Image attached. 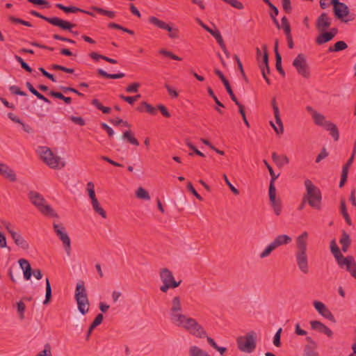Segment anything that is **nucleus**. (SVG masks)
I'll return each instance as SVG.
<instances>
[{"label":"nucleus","instance_id":"1","mask_svg":"<svg viewBox=\"0 0 356 356\" xmlns=\"http://www.w3.org/2000/svg\"><path fill=\"white\" fill-rule=\"evenodd\" d=\"M307 232H304L296 238V263L299 270L304 274L309 273L308 257L307 254Z\"/></svg>","mask_w":356,"mask_h":356},{"label":"nucleus","instance_id":"2","mask_svg":"<svg viewBox=\"0 0 356 356\" xmlns=\"http://www.w3.org/2000/svg\"><path fill=\"white\" fill-rule=\"evenodd\" d=\"M306 193L304 194L305 202L316 210L321 209L322 195L320 189L314 186L310 179L305 181Z\"/></svg>","mask_w":356,"mask_h":356},{"label":"nucleus","instance_id":"3","mask_svg":"<svg viewBox=\"0 0 356 356\" xmlns=\"http://www.w3.org/2000/svg\"><path fill=\"white\" fill-rule=\"evenodd\" d=\"M74 298L77 302L79 312L82 315H86L88 312L90 302L83 280H79L76 284Z\"/></svg>","mask_w":356,"mask_h":356},{"label":"nucleus","instance_id":"4","mask_svg":"<svg viewBox=\"0 0 356 356\" xmlns=\"http://www.w3.org/2000/svg\"><path fill=\"white\" fill-rule=\"evenodd\" d=\"M29 198L33 205L44 216L58 218V215L49 205L45 204V199L39 193L35 191H30Z\"/></svg>","mask_w":356,"mask_h":356},{"label":"nucleus","instance_id":"5","mask_svg":"<svg viewBox=\"0 0 356 356\" xmlns=\"http://www.w3.org/2000/svg\"><path fill=\"white\" fill-rule=\"evenodd\" d=\"M238 348L243 353H251L257 346V334L254 331H250L244 336L236 338Z\"/></svg>","mask_w":356,"mask_h":356},{"label":"nucleus","instance_id":"6","mask_svg":"<svg viewBox=\"0 0 356 356\" xmlns=\"http://www.w3.org/2000/svg\"><path fill=\"white\" fill-rule=\"evenodd\" d=\"M178 327H182L189 333L197 338H204L207 337V332L203 327L197 321L191 317L186 316L177 325Z\"/></svg>","mask_w":356,"mask_h":356},{"label":"nucleus","instance_id":"7","mask_svg":"<svg viewBox=\"0 0 356 356\" xmlns=\"http://www.w3.org/2000/svg\"><path fill=\"white\" fill-rule=\"evenodd\" d=\"M314 122L317 126L323 127L325 129L330 132L333 139L337 141L339 138V133L337 127L334 123L326 120L325 117L320 113H314L312 118Z\"/></svg>","mask_w":356,"mask_h":356},{"label":"nucleus","instance_id":"8","mask_svg":"<svg viewBox=\"0 0 356 356\" xmlns=\"http://www.w3.org/2000/svg\"><path fill=\"white\" fill-rule=\"evenodd\" d=\"M159 275L163 282V285L161 286L160 290L163 293H166L169 289L177 288L181 284V280L177 282L174 278L172 271L168 268H161L160 270Z\"/></svg>","mask_w":356,"mask_h":356},{"label":"nucleus","instance_id":"9","mask_svg":"<svg viewBox=\"0 0 356 356\" xmlns=\"http://www.w3.org/2000/svg\"><path fill=\"white\" fill-rule=\"evenodd\" d=\"M40 154L42 161L51 168H61L65 166V163L60 161V158L55 156L49 147H41Z\"/></svg>","mask_w":356,"mask_h":356},{"label":"nucleus","instance_id":"10","mask_svg":"<svg viewBox=\"0 0 356 356\" xmlns=\"http://www.w3.org/2000/svg\"><path fill=\"white\" fill-rule=\"evenodd\" d=\"M181 299L179 296H175L171 302L170 317L172 323L175 325L186 316L181 314Z\"/></svg>","mask_w":356,"mask_h":356},{"label":"nucleus","instance_id":"11","mask_svg":"<svg viewBox=\"0 0 356 356\" xmlns=\"http://www.w3.org/2000/svg\"><path fill=\"white\" fill-rule=\"evenodd\" d=\"M29 13L33 16L49 22L53 26L60 28V29H70L73 26L71 24V22L62 19L58 17H48L33 10H31Z\"/></svg>","mask_w":356,"mask_h":356},{"label":"nucleus","instance_id":"12","mask_svg":"<svg viewBox=\"0 0 356 356\" xmlns=\"http://www.w3.org/2000/svg\"><path fill=\"white\" fill-rule=\"evenodd\" d=\"M293 66L297 70L298 74L305 79L310 77V70L307 64L306 57L302 54H299L293 61Z\"/></svg>","mask_w":356,"mask_h":356},{"label":"nucleus","instance_id":"13","mask_svg":"<svg viewBox=\"0 0 356 356\" xmlns=\"http://www.w3.org/2000/svg\"><path fill=\"white\" fill-rule=\"evenodd\" d=\"M53 229L56 236L63 242V248L68 256L71 254V241L65 232V228L62 224H53Z\"/></svg>","mask_w":356,"mask_h":356},{"label":"nucleus","instance_id":"14","mask_svg":"<svg viewBox=\"0 0 356 356\" xmlns=\"http://www.w3.org/2000/svg\"><path fill=\"white\" fill-rule=\"evenodd\" d=\"M149 22L161 29L168 31L169 32V37L170 38H179V29L177 28L173 29L165 22L154 16L149 18Z\"/></svg>","mask_w":356,"mask_h":356},{"label":"nucleus","instance_id":"15","mask_svg":"<svg viewBox=\"0 0 356 356\" xmlns=\"http://www.w3.org/2000/svg\"><path fill=\"white\" fill-rule=\"evenodd\" d=\"M264 51V55L262 61L259 63V66L261 72L262 76L265 79L268 85H270V81L268 77V75L270 73V67L268 65V53L267 50V46L266 44L262 47Z\"/></svg>","mask_w":356,"mask_h":356},{"label":"nucleus","instance_id":"16","mask_svg":"<svg viewBox=\"0 0 356 356\" xmlns=\"http://www.w3.org/2000/svg\"><path fill=\"white\" fill-rule=\"evenodd\" d=\"M331 19L326 13H322L316 19L315 26L318 31L323 32L329 29Z\"/></svg>","mask_w":356,"mask_h":356},{"label":"nucleus","instance_id":"17","mask_svg":"<svg viewBox=\"0 0 356 356\" xmlns=\"http://www.w3.org/2000/svg\"><path fill=\"white\" fill-rule=\"evenodd\" d=\"M314 308L316 311L323 317L330 320V321L335 323L336 320L332 312L326 307L324 303L315 300L313 302Z\"/></svg>","mask_w":356,"mask_h":356},{"label":"nucleus","instance_id":"18","mask_svg":"<svg viewBox=\"0 0 356 356\" xmlns=\"http://www.w3.org/2000/svg\"><path fill=\"white\" fill-rule=\"evenodd\" d=\"M306 340L309 343L305 347L304 356H319L315 350L317 347L316 342L310 337H307Z\"/></svg>","mask_w":356,"mask_h":356},{"label":"nucleus","instance_id":"19","mask_svg":"<svg viewBox=\"0 0 356 356\" xmlns=\"http://www.w3.org/2000/svg\"><path fill=\"white\" fill-rule=\"evenodd\" d=\"M268 193L270 202L273 208L274 212L277 216H280L282 211V204L280 200H276V188H275L273 193H271L270 189H269Z\"/></svg>","mask_w":356,"mask_h":356},{"label":"nucleus","instance_id":"20","mask_svg":"<svg viewBox=\"0 0 356 356\" xmlns=\"http://www.w3.org/2000/svg\"><path fill=\"white\" fill-rule=\"evenodd\" d=\"M0 175L6 179H8L10 181L13 182L17 180L15 173L6 164L1 163Z\"/></svg>","mask_w":356,"mask_h":356},{"label":"nucleus","instance_id":"21","mask_svg":"<svg viewBox=\"0 0 356 356\" xmlns=\"http://www.w3.org/2000/svg\"><path fill=\"white\" fill-rule=\"evenodd\" d=\"M334 16L341 20V22L347 23L348 20H345L346 17L349 15V8L348 6L343 3L340 6L338 7V11L333 10Z\"/></svg>","mask_w":356,"mask_h":356},{"label":"nucleus","instance_id":"22","mask_svg":"<svg viewBox=\"0 0 356 356\" xmlns=\"http://www.w3.org/2000/svg\"><path fill=\"white\" fill-rule=\"evenodd\" d=\"M12 238L15 243L22 249L27 250L29 249V243L24 239L19 232L12 233Z\"/></svg>","mask_w":356,"mask_h":356},{"label":"nucleus","instance_id":"23","mask_svg":"<svg viewBox=\"0 0 356 356\" xmlns=\"http://www.w3.org/2000/svg\"><path fill=\"white\" fill-rule=\"evenodd\" d=\"M18 263L20 268L23 270L24 278L26 280H30L32 275V268L29 262L25 259H20Z\"/></svg>","mask_w":356,"mask_h":356},{"label":"nucleus","instance_id":"24","mask_svg":"<svg viewBox=\"0 0 356 356\" xmlns=\"http://www.w3.org/2000/svg\"><path fill=\"white\" fill-rule=\"evenodd\" d=\"M138 112H146L150 115H155L157 113V108L152 106L146 102H142L136 108Z\"/></svg>","mask_w":356,"mask_h":356},{"label":"nucleus","instance_id":"25","mask_svg":"<svg viewBox=\"0 0 356 356\" xmlns=\"http://www.w3.org/2000/svg\"><path fill=\"white\" fill-rule=\"evenodd\" d=\"M272 159L279 168L289 163V159L286 155H278L276 152L272 153Z\"/></svg>","mask_w":356,"mask_h":356},{"label":"nucleus","instance_id":"26","mask_svg":"<svg viewBox=\"0 0 356 356\" xmlns=\"http://www.w3.org/2000/svg\"><path fill=\"white\" fill-rule=\"evenodd\" d=\"M339 243L341 245L342 251L347 252L348 248L350 245L351 240L349 234L345 231L342 230L341 237L339 240Z\"/></svg>","mask_w":356,"mask_h":356},{"label":"nucleus","instance_id":"27","mask_svg":"<svg viewBox=\"0 0 356 356\" xmlns=\"http://www.w3.org/2000/svg\"><path fill=\"white\" fill-rule=\"evenodd\" d=\"M291 238L286 234H282L277 236L272 242L275 248H278L281 245L289 244L291 242Z\"/></svg>","mask_w":356,"mask_h":356},{"label":"nucleus","instance_id":"28","mask_svg":"<svg viewBox=\"0 0 356 356\" xmlns=\"http://www.w3.org/2000/svg\"><path fill=\"white\" fill-rule=\"evenodd\" d=\"M264 165L266 166L267 169L268 170V172L270 173V175L271 177L270 185H269V189H270L271 193L274 191L275 186V181L278 178L279 175H275L274 170L273 168L269 165V163L267 162L266 160L263 161Z\"/></svg>","mask_w":356,"mask_h":356},{"label":"nucleus","instance_id":"29","mask_svg":"<svg viewBox=\"0 0 356 356\" xmlns=\"http://www.w3.org/2000/svg\"><path fill=\"white\" fill-rule=\"evenodd\" d=\"M346 261V270L350 273L351 275L356 279V264L351 256L346 257L344 260Z\"/></svg>","mask_w":356,"mask_h":356},{"label":"nucleus","instance_id":"30","mask_svg":"<svg viewBox=\"0 0 356 356\" xmlns=\"http://www.w3.org/2000/svg\"><path fill=\"white\" fill-rule=\"evenodd\" d=\"M321 34H319L315 40V42L317 44L321 45L323 44H325L326 42H330L332 40V38L331 37V34L328 33L326 31H323V32H320Z\"/></svg>","mask_w":356,"mask_h":356},{"label":"nucleus","instance_id":"31","mask_svg":"<svg viewBox=\"0 0 356 356\" xmlns=\"http://www.w3.org/2000/svg\"><path fill=\"white\" fill-rule=\"evenodd\" d=\"M340 211H341V213L343 216V217L344 218L346 223L348 225H351L352 220H351L350 217L348 213L346 200L343 198H342L340 201Z\"/></svg>","mask_w":356,"mask_h":356},{"label":"nucleus","instance_id":"32","mask_svg":"<svg viewBox=\"0 0 356 356\" xmlns=\"http://www.w3.org/2000/svg\"><path fill=\"white\" fill-rule=\"evenodd\" d=\"M97 72L98 75H99L102 77H104L106 79H121V78L124 77V76H125L124 73L108 74L102 69H98Z\"/></svg>","mask_w":356,"mask_h":356},{"label":"nucleus","instance_id":"33","mask_svg":"<svg viewBox=\"0 0 356 356\" xmlns=\"http://www.w3.org/2000/svg\"><path fill=\"white\" fill-rule=\"evenodd\" d=\"M52 299V290L51 286L48 277L46 278V293H45V299L43 302L44 305H49L51 302Z\"/></svg>","mask_w":356,"mask_h":356},{"label":"nucleus","instance_id":"34","mask_svg":"<svg viewBox=\"0 0 356 356\" xmlns=\"http://www.w3.org/2000/svg\"><path fill=\"white\" fill-rule=\"evenodd\" d=\"M56 7L58 8V9L63 10L65 13H76L78 12L81 13V8H79L78 7L73 6H65L63 5L62 3H56Z\"/></svg>","mask_w":356,"mask_h":356},{"label":"nucleus","instance_id":"35","mask_svg":"<svg viewBox=\"0 0 356 356\" xmlns=\"http://www.w3.org/2000/svg\"><path fill=\"white\" fill-rule=\"evenodd\" d=\"M348 48L347 44L344 41H338L333 46L328 48V52H337L343 51Z\"/></svg>","mask_w":356,"mask_h":356},{"label":"nucleus","instance_id":"36","mask_svg":"<svg viewBox=\"0 0 356 356\" xmlns=\"http://www.w3.org/2000/svg\"><path fill=\"white\" fill-rule=\"evenodd\" d=\"M50 97L61 99L65 102L67 104H70L72 103V98L70 97H65L63 95V93L60 92H56L54 90H51L49 94Z\"/></svg>","mask_w":356,"mask_h":356},{"label":"nucleus","instance_id":"37","mask_svg":"<svg viewBox=\"0 0 356 356\" xmlns=\"http://www.w3.org/2000/svg\"><path fill=\"white\" fill-rule=\"evenodd\" d=\"M94 211L100 215L103 218H106L107 215L106 211L100 206L98 200L91 202Z\"/></svg>","mask_w":356,"mask_h":356},{"label":"nucleus","instance_id":"38","mask_svg":"<svg viewBox=\"0 0 356 356\" xmlns=\"http://www.w3.org/2000/svg\"><path fill=\"white\" fill-rule=\"evenodd\" d=\"M135 195L138 199L143 200H149L151 198L148 191L143 187H139L136 190Z\"/></svg>","mask_w":356,"mask_h":356},{"label":"nucleus","instance_id":"39","mask_svg":"<svg viewBox=\"0 0 356 356\" xmlns=\"http://www.w3.org/2000/svg\"><path fill=\"white\" fill-rule=\"evenodd\" d=\"M189 354L190 356H210L207 353L195 346L190 348Z\"/></svg>","mask_w":356,"mask_h":356},{"label":"nucleus","instance_id":"40","mask_svg":"<svg viewBox=\"0 0 356 356\" xmlns=\"http://www.w3.org/2000/svg\"><path fill=\"white\" fill-rule=\"evenodd\" d=\"M330 250L336 259H339V257L343 258V254H341L334 239H333L330 243Z\"/></svg>","mask_w":356,"mask_h":356},{"label":"nucleus","instance_id":"41","mask_svg":"<svg viewBox=\"0 0 356 356\" xmlns=\"http://www.w3.org/2000/svg\"><path fill=\"white\" fill-rule=\"evenodd\" d=\"M87 191L91 202L97 200L95 195V185L92 181H89L87 184Z\"/></svg>","mask_w":356,"mask_h":356},{"label":"nucleus","instance_id":"42","mask_svg":"<svg viewBox=\"0 0 356 356\" xmlns=\"http://www.w3.org/2000/svg\"><path fill=\"white\" fill-rule=\"evenodd\" d=\"M271 104H272L273 112H274L275 122H276V123H280L281 124V118H280V111H279V108H278V106L277 105L275 98H273L272 99Z\"/></svg>","mask_w":356,"mask_h":356},{"label":"nucleus","instance_id":"43","mask_svg":"<svg viewBox=\"0 0 356 356\" xmlns=\"http://www.w3.org/2000/svg\"><path fill=\"white\" fill-rule=\"evenodd\" d=\"M50 69L52 70H60L68 74H72L74 72V70L72 68H68L58 64H52Z\"/></svg>","mask_w":356,"mask_h":356},{"label":"nucleus","instance_id":"44","mask_svg":"<svg viewBox=\"0 0 356 356\" xmlns=\"http://www.w3.org/2000/svg\"><path fill=\"white\" fill-rule=\"evenodd\" d=\"M15 60L20 64L21 67L26 72L31 73L33 72L32 68L19 56H15Z\"/></svg>","mask_w":356,"mask_h":356},{"label":"nucleus","instance_id":"45","mask_svg":"<svg viewBox=\"0 0 356 356\" xmlns=\"http://www.w3.org/2000/svg\"><path fill=\"white\" fill-rule=\"evenodd\" d=\"M282 29L284 30V33L286 35H289L291 33V26L286 16H284L282 19Z\"/></svg>","mask_w":356,"mask_h":356},{"label":"nucleus","instance_id":"46","mask_svg":"<svg viewBox=\"0 0 356 356\" xmlns=\"http://www.w3.org/2000/svg\"><path fill=\"white\" fill-rule=\"evenodd\" d=\"M159 54L163 55L164 56L168 57L171 59L175 60H181L182 58L179 57L178 56L174 54L172 51L165 50V49H161L159 51Z\"/></svg>","mask_w":356,"mask_h":356},{"label":"nucleus","instance_id":"47","mask_svg":"<svg viewBox=\"0 0 356 356\" xmlns=\"http://www.w3.org/2000/svg\"><path fill=\"white\" fill-rule=\"evenodd\" d=\"M222 1L236 9L242 10L244 8L243 4L238 0H222Z\"/></svg>","mask_w":356,"mask_h":356},{"label":"nucleus","instance_id":"48","mask_svg":"<svg viewBox=\"0 0 356 356\" xmlns=\"http://www.w3.org/2000/svg\"><path fill=\"white\" fill-rule=\"evenodd\" d=\"M276 249L275 246L273 245V243H270L266 249L260 254L261 258H265L270 255V254Z\"/></svg>","mask_w":356,"mask_h":356},{"label":"nucleus","instance_id":"49","mask_svg":"<svg viewBox=\"0 0 356 356\" xmlns=\"http://www.w3.org/2000/svg\"><path fill=\"white\" fill-rule=\"evenodd\" d=\"M311 328L314 330H316L319 332L323 330L324 327V324L318 321H310Z\"/></svg>","mask_w":356,"mask_h":356},{"label":"nucleus","instance_id":"50","mask_svg":"<svg viewBox=\"0 0 356 356\" xmlns=\"http://www.w3.org/2000/svg\"><path fill=\"white\" fill-rule=\"evenodd\" d=\"M60 88L65 93H66L67 92H72V93H75L77 95H79V97L84 96V95L83 93L80 92L76 89L72 88V87L60 86Z\"/></svg>","mask_w":356,"mask_h":356},{"label":"nucleus","instance_id":"51","mask_svg":"<svg viewBox=\"0 0 356 356\" xmlns=\"http://www.w3.org/2000/svg\"><path fill=\"white\" fill-rule=\"evenodd\" d=\"M9 90L12 94L17 95L20 96H26V93L22 91L18 86H11L9 88Z\"/></svg>","mask_w":356,"mask_h":356},{"label":"nucleus","instance_id":"52","mask_svg":"<svg viewBox=\"0 0 356 356\" xmlns=\"http://www.w3.org/2000/svg\"><path fill=\"white\" fill-rule=\"evenodd\" d=\"M186 145L191 149L193 151V152L200 156H202V157H204V154L201 152L200 150H198L195 145H193V144L188 140V139H186Z\"/></svg>","mask_w":356,"mask_h":356},{"label":"nucleus","instance_id":"53","mask_svg":"<svg viewBox=\"0 0 356 356\" xmlns=\"http://www.w3.org/2000/svg\"><path fill=\"white\" fill-rule=\"evenodd\" d=\"M69 119L74 124H78L79 126H84L86 124L85 120L81 117H76L71 115L69 117Z\"/></svg>","mask_w":356,"mask_h":356},{"label":"nucleus","instance_id":"54","mask_svg":"<svg viewBox=\"0 0 356 356\" xmlns=\"http://www.w3.org/2000/svg\"><path fill=\"white\" fill-rule=\"evenodd\" d=\"M225 88H226V90L227 92H228V94L230 96V98L234 102H236V101H238L236 95H234L232 88H231V86L229 84V82H227L226 83L224 84Z\"/></svg>","mask_w":356,"mask_h":356},{"label":"nucleus","instance_id":"55","mask_svg":"<svg viewBox=\"0 0 356 356\" xmlns=\"http://www.w3.org/2000/svg\"><path fill=\"white\" fill-rule=\"evenodd\" d=\"M223 177V179L226 183V184L228 186V187L229 188V189L232 191V192L234 194V195H238L239 194V191L232 184L231 182L229 181V180L228 179L227 175L225 174H224L222 175Z\"/></svg>","mask_w":356,"mask_h":356},{"label":"nucleus","instance_id":"56","mask_svg":"<svg viewBox=\"0 0 356 356\" xmlns=\"http://www.w3.org/2000/svg\"><path fill=\"white\" fill-rule=\"evenodd\" d=\"M275 67L278 72L283 76H285V72L282 66V58H275Z\"/></svg>","mask_w":356,"mask_h":356},{"label":"nucleus","instance_id":"57","mask_svg":"<svg viewBox=\"0 0 356 356\" xmlns=\"http://www.w3.org/2000/svg\"><path fill=\"white\" fill-rule=\"evenodd\" d=\"M17 312L19 314V317L21 319H24V311L26 309V305L22 301H19L17 302Z\"/></svg>","mask_w":356,"mask_h":356},{"label":"nucleus","instance_id":"58","mask_svg":"<svg viewBox=\"0 0 356 356\" xmlns=\"http://www.w3.org/2000/svg\"><path fill=\"white\" fill-rule=\"evenodd\" d=\"M282 328L278 329L276 332L274 338H273V343L276 347H280L281 341H280V336L282 333Z\"/></svg>","mask_w":356,"mask_h":356},{"label":"nucleus","instance_id":"59","mask_svg":"<svg viewBox=\"0 0 356 356\" xmlns=\"http://www.w3.org/2000/svg\"><path fill=\"white\" fill-rule=\"evenodd\" d=\"M39 71L42 73V74L45 76L46 78L49 79L53 82H56V80L55 79V76L54 74H50L49 72H47L44 68L43 67H39Z\"/></svg>","mask_w":356,"mask_h":356},{"label":"nucleus","instance_id":"60","mask_svg":"<svg viewBox=\"0 0 356 356\" xmlns=\"http://www.w3.org/2000/svg\"><path fill=\"white\" fill-rule=\"evenodd\" d=\"M187 188L188 190L191 192V193L195 195L196 197V198L200 201H202L203 200V198L202 197V196L200 195H199L197 193V192L196 191V190L194 188L193 184H191V182H188V184H187Z\"/></svg>","mask_w":356,"mask_h":356},{"label":"nucleus","instance_id":"61","mask_svg":"<svg viewBox=\"0 0 356 356\" xmlns=\"http://www.w3.org/2000/svg\"><path fill=\"white\" fill-rule=\"evenodd\" d=\"M29 44L31 46L36 47H38V48H40V49H47V50L51 51L54 50V47H49V46L40 44V43H39L38 42H35V41L30 42Z\"/></svg>","mask_w":356,"mask_h":356},{"label":"nucleus","instance_id":"62","mask_svg":"<svg viewBox=\"0 0 356 356\" xmlns=\"http://www.w3.org/2000/svg\"><path fill=\"white\" fill-rule=\"evenodd\" d=\"M282 2L284 11L288 14L291 13L292 11V8L291 6L290 0H282Z\"/></svg>","mask_w":356,"mask_h":356},{"label":"nucleus","instance_id":"63","mask_svg":"<svg viewBox=\"0 0 356 356\" xmlns=\"http://www.w3.org/2000/svg\"><path fill=\"white\" fill-rule=\"evenodd\" d=\"M327 156H328V152H327L326 149L325 147H323L321 149V152L318 154V156L316 159V162L319 163L321 160L324 159Z\"/></svg>","mask_w":356,"mask_h":356},{"label":"nucleus","instance_id":"64","mask_svg":"<svg viewBox=\"0 0 356 356\" xmlns=\"http://www.w3.org/2000/svg\"><path fill=\"white\" fill-rule=\"evenodd\" d=\"M37 356H51L50 345L47 343L44 346V349L41 351Z\"/></svg>","mask_w":356,"mask_h":356}]
</instances>
